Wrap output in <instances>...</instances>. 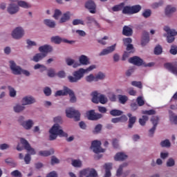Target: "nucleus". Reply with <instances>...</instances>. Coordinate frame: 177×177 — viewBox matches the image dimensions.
<instances>
[{
  "label": "nucleus",
  "mask_w": 177,
  "mask_h": 177,
  "mask_svg": "<svg viewBox=\"0 0 177 177\" xmlns=\"http://www.w3.org/2000/svg\"><path fill=\"white\" fill-rule=\"evenodd\" d=\"M54 122H55V124L52 127V128L49 131V140H55L57 138V136L67 138L68 135L66 133H64L63 129H62L60 125H59V124H62V122H63L62 117L57 116L54 118Z\"/></svg>",
  "instance_id": "1"
},
{
  "label": "nucleus",
  "mask_w": 177,
  "mask_h": 177,
  "mask_svg": "<svg viewBox=\"0 0 177 177\" xmlns=\"http://www.w3.org/2000/svg\"><path fill=\"white\" fill-rule=\"evenodd\" d=\"M95 68H96V66L95 65H91L86 69L81 68L73 73V76H68V80L69 82L71 83L78 82V81L81 80L82 78H84V75H85V74L89 73V71H92V70H95Z\"/></svg>",
  "instance_id": "2"
},
{
  "label": "nucleus",
  "mask_w": 177,
  "mask_h": 177,
  "mask_svg": "<svg viewBox=\"0 0 177 177\" xmlns=\"http://www.w3.org/2000/svg\"><path fill=\"white\" fill-rule=\"evenodd\" d=\"M67 95H69L71 103H75L77 102V97H75L74 91L68 87L65 86L63 90L57 91L55 96H67Z\"/></svg>",
  "instance_id": "3"
},
{
  "label": "nucleus",
  "mask_w": 177,
  "mask_h": 177,
  "mask_svg": "<svg viewBox=\"0 0 177 177\" xmlns=\"http://www.w3.org/2000/svg\"><path fill=\"white\" fill-rule=\"evenodd\" d=\"M91 100L93 103H95V104H98L99 102L101 103V104H106L107 103V97H106L104 95L97 93V91H93L91 93Z\"/></svg>",
  "instance_id": "4"
},
{
  "label": "nucleus",
  "mask_w": 177,
  "mask_h": 177,
  "mask_svg": "<svg viewBox=\"0 0 177 177\" xmlns=\"http://www.w3.org/2000/svg\"><path fill=\"white\" fill-rule=\"evenodd\" d=\"M88 176H86V175H88ZM69 176L71 177H77V176H75V174H74V173H73V172H70ZM86 176V177H89V176L90 177H97V172L94 169H89V168L84 169L80 171V177H82V176Z\"/></svg>",
  "instance_id": "5"
},
{
  "label": "nucleus",
  "mask_w": 177,
  "mask_h": 177,
  "mask_svg": "<svg viewBox=\"0 0 177 177\" xmlns=\"http://www.w3.org/2000/svg\"><path fill=\"white\" fill-rule=\"evenodd\" d=\"M66 117L68 118H74L75 121H80L81 118V113L74 108H68L66 110Z\"/></svg>",
  "instance_id": "6"
},
{
  "label": "nucleus",
  "mask_w": 177,
  "mask_h": 177,
  "mask_svg": "<svg viewBox=\"0 0 177 177\" xmlns=\"http://www.w3.org/2000/svg\"><path fill=\"white\" fill-rule=\"evenodd\" d=\"M164 30L167 32V42L168 44H172L175 41V36L177 35L176 30L169 28L168 26H165Z\"/></svg>",
  "instance_id": "7"
},
{
  "label": "nucleus",
  "mask_w": 177,
  "mask_h": 177,
  "mask_svg": "<svg viewBox=\"0 0 177 177\" xmlns=\"http://www.w3.org/2000/svg\"><path fill=\"white\" fill-rule=\"evenodd\" d=\"M101 146L102 142L94 140L91 143V149H93V151H94L96 154L99 153H104V149H102Z\"/></svg>",
  "instance_id": "8"
},
{
  "label": "nucleus",
  "mask_w": 177,
  "mask_h": 177,
  "mask_svg": "<svg viewBox=\"0 0 177 177\" xmlns=\"http://www.w3.org/2000/svg\"><path fill=\"white\" fill-rule=\"evenodd\" d=\"M84 8L87 9L92 15L96 13V3L93 0H88L84 3Z\"/></svg>",
  "instance_id": "9"
},
{
  "label": "nucleus",
  "mask_w": 177,
  "mask_h": 177,
  "mask_svg": "<svg viewBox=\"0 0 177 177\" xmlns=\"http://www.w3.org/2000/svg\"><path fill=\"white\" fill-rule=\"evenodd\" d=\"M86 116L88 120L91 121H97V120H100L103 117V115L95 113V110H90L86 112Z\"/></svg>",
  "instance_id": "10"
},
{
  "label": "nucleus",
  "mask_w": 177,
  "mask_h": 177,
  "mask_svg": "<svg viewBox=\"0 0 177 177\" xmlns=\"http://www.w3.org/2000/svg\"><path fill=\"white\" fill-rule=\"evenodd\" d=\"M20 142L21 145H23V146L24 147L25 150H27V151H28V153H30L32 156H35V154L37 153V152H35V149L31 147V145H30V143H28V141H27V140L24 138H21Z\"/></svg>",
  "instance_id": "11"
},
{
  "label": "nucleus",
  "mask_w": 177,
  "mask_h": 177,
  "mask_svg": "<svg viewBox=\"0 0 177 177\" xmlns=\"http://www.w3.org/2000/svg\"><path fill=\"white\" fill-rule=\"evenodd\" d=\"M164 67L166 70H168V71H170V73L177 76V62L173 64L169 62L165 63Z\"/></svg>",
  "instance_id": "12"
},
{
  "label": "nucleus",
  "mask_w": 177,
  "mask_h": 177,
  "mask_svg": "<svg viewBox=\"0 0 177 177\" xmlns=\"http://www.w3.org/2000/svg\"><path fill=\"white\" fill-rule=\"evenodd\" d=\"M10 68L15 75H20L21 74V68L16 64L15 61H10Z\"/></svg>",
  "instance_id": "13"
},
{
  "label": "nucleus",
  "mask_w": 177,
  "mask_h": 177,
  "mask_svg": "<svg viewBox=\"0 0 177 177\" xmlns=\"http://www.w3.org/2000/svg\"><path fill=\"white\" fill-rule=\"evenodd\" d=\"M23 35H24V30L21 27L16 28L12 33V37L15 39H20L22 38Z\"/></svg>",
  "instance_id": "14"
},
{
  "label": "nucleus",
  "mask_w": 177,
  "mask_h": 177,
  "mask_svg": "<svg viewBox=\"0 0 177 177\" xmlns=\"http://www.w3.org/2000/svg\"><path fill=\"white\" fill-rule=\"evenodd\" d=\"M124 45L127 46V52L129 53H133L135 52V49L133 48V45L131 44L132 43V39L131 37H127L123 39Z\"/></svg>",
  "instance_id": "15"
},
{
  "label": "nucleus",
  "mask_w": 177,
  "mask_h": 177,
  "mask_svg": "<svg viewBox=\"0 0 177 177\" xmlns=\"http://www.w3.org/2000/svg\"><path fill=\"white\" fill-rule=\"evenodd\" d=\"M23 120H24V117L21 116L19 120V122H20L21 125L25 129H31V128H32V125L34 124L32 120H29L28 121H23Z\"/></svg>",
  "instance_id": "16"
},
{
  "label": "nucleus",
  "mask_w": 177,
  "mask_h": 177,
  "mask_svg": "<svg viewBox=\"0 0 177 177\" xmlns=\"http://www.w3.org/2000/svg\"><path fill=\"white\" fill-rule=\"evenodd\" d=\"M51 41L54 42V44H62V42H64L65 44H74V42H75L74 41H70V40H68L66 39H62L59 36H55V37H51Z\"/></svg>",
  "instance_id": "17"
},
{
  "label": "nucleus",
  "mask_w": 177,
  "mask_h": 177,
  "mask_svg": "<svg viewBox=\"0 0 177 177\" xmlns=\"http://www.w3.org/2000/svg\"><path fill=\"white\" fill-rule=\"evenodd\" d=\"M129 63H131V64H134V66H143V59L138 56H134L133 57H130L129 59Z\"/></svg>",
  "instance_id": "18"
},
{
  "label": "nucleus",
  "mask_w": 177,
  "mask_h": 177,
  "mask_svg": "<svg viewBox=\"0 0 177 177\" xmlns=\"http://www.w3.org/2000/svg\"><path fill=\"white\" fill-rule=\"evenodd\" d=\"M115 46H117L116 44H115L111 46H109L106 48L103 49L99 53V56H106V55H109V53H113V52H114V50H115Z\"/></svg>",
  "instance_id": "19"
},
{
  "label": "nucleus",
  "mask_w": 177,
  "mask_h": 177,
  "mask_svg": "<svg viewBox=\"0 0 177 177\" xmlns=\"http://www.w3.org/2000/svg\"><path fill=\"white\" fill-rule=\"evenodd\" d=\"M39 52L41 53H43L44 55H48V53L52 52L53 50V48H52V46L50 45L46 44L44 46H41L39 48Z\"/></svg>",
  "instance_id": "20"
},
{
  "label": "nucleus",
  "mask_w": 177,
  "mask_h": 177,
  "mask_svg": "<svg viewBox=\"0 0 177 177\" xmlns=\"http://www.w3.org/2000/svg\"><path fill=\"white\" fill-rule=\"evenodd\" d=\"M148 42H150V36L149 35V32L144 31L142 34V38L141 40L142 46H146Z\"/></svg>",
  "instance_id": "21"
},
{
  "label": "nucleus",
  "mask_w": 177,
  "mask_h": 177,
  "mask_svg": "<svg viewBox=\"0 0 177 177\" xmlns=\"http://www.w3.org/2000/svg\"><path fill=\"white\" fill-rule=\"evenodd\" d=\"M23 106H27L28 104H32L35 103V99L32 96H26L22 99Z\"/></svg>",
  "instance_id": "22"
},
{
  "label": "nucleus",
  "mask_w": 177,
  "mask_h": 177,
  "mask_svg": "<svg viewBox=\"0 0 177 177\" xmlns=\"http://www.w3.org/2000/svg\"><path fill=\"white\" fill-rule=\"evenodd\" d=\"M7 10L10 15H15L19 10V6L16 4L11 3L8 6Z\"/></svg>",
  "instance_id": "23"
},
{
  "label": "nucleus",
  "mask_w": 177,
  "mask_h": 177,
  "mask_svg": "<svg viewBox=\"0 0 177 177\" xmlns=\"http://www.w3.org/2000/svg\"><path fill=\"white\" fill-rule=\"evenodd\" d=\"M113 165L111 163H105L104 168L105 169V174L104 177H111V168Z\"/></svg>",
  "instance_id": "24"
},
{
  "label": "nucleus",
  "mask_w": 177,
  "mask_h": 177,
  "mask_svg": "<svg viewBox=\"0 0 177 177\" xmlns=\"http://www.w3.org/2000/svg\"><path fill=\"white\" fill-rule=\"evenodd\" d=\"M133 34V30L131 28H129L128 26H124L122 30V35L125 37H131Z\"/></svg>",
  "instance_id": "25"
},
{
  "label": "nucleus",
  "mask_w": 177,
  "mask_h": 177,
  "mask_svg": "<svg viewBox=\"0 0 177 177\" xmlns=\"http://www.w3.org/2000/svg\"><path fill=\"white\" fill-rule=\"evenodd\" d=\"M127 117H129L128 128L131 129V128L133 127L135 122H136V116H132V113H127Z\"/></svg>",
  "instance_id": "26"
},
{
  "label": "nucleus",
  "mask_w": 177,
  "mask_h": 177,
  "mask_svg": "<svg viewBox=\"0 0 177 177\" xmlns=\"http://www.w3.org/2000/svg\"><path fill=\"white\" fill-rule=\"evenodd\" d=\"M114 158L115 161H124L128 158V156L122 152H119L116 153Z\"/></svg>",
  "instance_id": "27"
},
{
  "label": "nucleus",
  "mask_w": 177,
  "mask_h": 177,
  "mask_svg": "<svg viewBox=\"0 0 177 177\" xmlns=\"http://www.w3.org/2000/svg\"><path fill=\"white\" fill-rule=\"evenodd\" d=\"M71 17V14L69 11H67L66 12L64 13L62 17L59 19V23H66L70 20Z\"/></svg>",
  "instance_id": "28"
},
{
  "label": "nucleus",
  "mask_w": 177,
  "mask_h": 177,
  "mask_svg": "<svg viewBox=\"0 0 177 177\" xmlns=\"http://www.w3.org/2000/svg\"><path fill=\"white\" fill-rule=\"evenodd\" d=\"M52 154H55V150L53 149L48 151H39V156H41V157H49V156H52Z\"/></svg>",
  "instance_id": "29"
},
{
  "label": "nucleus",
  "mask_w": 177,
  "mask_h": 177,
  "mask_svg": "<svg viewBox=\"0 0 177 177\" xmlns=\"http://www.w3.org/2000/svg\"><path fill=\"white\" fill-rule=\"evenodd\" d=\"M79 62L82 66H88V64H89V59L84 55H82L79 57Z\"/></svg>",
  "instance_id": "30"
},
{
  "label": "nucleus",
  "mask_w": 177,
  "mask_h": 177,
  "mask_svg": "<svg viewBox=\"0 0 177 177\" xmlns=\"http://www.w3.org/2000/svg\"><path fill=\"white\" fill-rule=\"evenodd\" d=\"M174 12H176V8L175 7L167 6L165 8L166 16H171V15H172V13H174Z\"/></svg>",
  "instance_id": "31"
},
{
  "label": "nucleus",
  "mask_w": 177,
  "mask_h": 177,
  "mask_svg": "<svg viewBox=\"0 0 177 177\" xmlns=\"http://www.w3.org/2000/svg\"><path fill=\"white\" fill-rule=\"evenodd\" d=\"M44 57H46V54L37 53L33 57V62L38 63L40 60H42Z\"/></svg>",
  "instance_id": "32"
},
{
  "label": "nucleus",
  "mask_w": 177,
  "mask_h": 177,
  "mask_svg": "<svg viewBox=\"0 0 177 177\" xmlns=\"http://www.w3.org/2000/svg\"><path fill=\"white\" fill-rule=\"evenodd\" d=\"M44 24H46V26L50 28H55V27H56V22H55V21H52L50 19H44Z\"/></svg>",
  "instance_id": "33"
},
{
  "label": "nucleus",
  "mask_w": 177,
  "mask_h": 177,
  "mask_svg": "<svg viewBox=\"0 0 177 177\" xmlns=\"http://www.w3.org/2000/svg\"><path fill=\"white\" fill-rule=\"evenodd\" d=\"M131 15H135V13H138L142 10V7L140 5H136L131 7Z\"/></svg>",
  "instance_id": "34"
},
{
  "label": "nucleus",
  "mask_w": 177,
  "mask_h": 177,
  "mask_svg": "<svg viewBox=\"0 0 177 177\" xmlns=\"http://www.w3.org/2000/svg\"><path fill=\"white\" fill-rule=\"evenodd\" d=\"M122 111L120 110H118V109H112L110 111V114L111 115H112L113 117H118L120 115H122Z\"/></svg>",
  "instance_id": "35"
},
{
  "label": "nucleus",
  "mask_w": 177,
  "mask_h": 177,
  "mask_svg": "<svg viewBox=\"0 0 177 177\" xmlns=\"http://www.w3.org/2000/svg\"><path fill=\"white\" fill-rule=\"evenodd\" d=\"M125 6L124 3H121L119 5H116L112 8L113 12H120V10H122L124 6Z\"/></svg>",
  "instance_id": "36"
},
{
  "label": "nucleus",
  "mask_w": 177,
  "mask_h": 177,
  "mask_svg": "<svg viewBox=\"0 0 177 177\" xmlns=\"http://www.w3.org/2000/svg\"><path fill=\"white\" fill-rule=\"evenodd\" d=\"M147 121H149V116L142 115V117L139 119L140 125H142V127H145Z\"/></svg>",
  "instance_id": "37"
},
{
  "label": "nucleus",
  "mask_w": 177,
  "mask_h": 177,
  "mask_svg": "<svg viewBox=\"0 0 177 177\" xmlns=\"http://www.w3.org/2000/svg\"><path fill=\"white\" fill-rule=\"evenodd\" d=\"M169 118H170V121L171 122H173V124H177V115H175V114L174 113V112H172V111H169Z\"/></svg>",
  "instance_id": "38"
},
{
  "label": "nucleus",
  "mask_w": 177,
  "mask_h": 177,
  "mask_svg": "<svg viewBox=\"0 0 177 177\" xmlns=\"http://www.w3.org/2000/svg\"><path fill=\"white\" fill-rule=\"evenodd\" d=\"M158 121H160V118L158 116H152L151 118V122L153 124V127L157 128V125H158Z\"/></svg>",
  "instance_id": "39"
},
{
  "label": "nucleus",
  "mask_w": 177,
  "mask_h": 177,
  "mask_svg": "<svg viewBox=\"0 0 177 177\" xmlns=\"http://www.w3.org/2000/svg\"><path fill=\"white\" fill-rule=\"evenodd\" d=\"M118 99L121 104H125L128 102V97L127 95H119Z\"/></svg>",
  "instance_id": "40"
},
{
  "label": "nucleus",
  "mask_w": 177,
  "mask_h": 177,
  "mask_svg": "<svg viewBox=\"0 0 177 177\" xmlns=\"http://www.w3.org/2000/svg\"><path fill=\"white\" fill-rule=\"evenodd\" d=\"M72 165L75 168H81L82 167V162L80 160H72Z\"/></svg>",
  "instance_id": "41"
},
{
  "label": "nucleus",
  "mask_w": 177,
  "mask_h": 177,
  "mask_svg": "<svg viewBox=\"0 0 177 177\" xmlns=\"http://www.w3.org/2000/svg\"><path fill=\"white\" fill-rule=\"evenodd\" d=\"M123 15H132V10L131 6H124L122 10Z\"/></svg>",
  "instance_id": "42"
},
{
  "label": "nucleus",
  "mask_w": 177,
  "mask_h": 177,
  "mask_svg": "<svg viewBox=\"0 0 177 177\" xmlns=\"http://www.w3.org/2000/svg\"><path fill=\"white\" fill-rule=\"evenodd\" d=\"M24 109V105L17 104L14 106V111H15V113H20V111H23Z\"/></svg>",
  "instance_id": "43"
},
{
  "label": "nucleus",
  "mask_w": 177,
  "mask_h": 177,
  "mask_svg": "<svg viewBox=\"0 0 177 177\" xmlns=\"http://www.w3.org/2000/svg\"><path fill=\"white\" fill-rule=\"evenodd\" d=\"M60 16H62V11L59 9H55L53 17H54L55 20H59Z\"/></svg>",
  "instance_id": "44"
},
{
  "label": "nucleus",
  "mask_w": 177,
  "mask_h": 177,
  "mask_svg": "<svg viewBox=\"0 0 177 177\" xmlns=\"http://www.w3.org/2000/svg\"><path fill=\"white\" fill-rule=\"evenodd\" d=\"M161 53H162V47L160 45L156 46L154 48V54L161 55Z\"/></svg>",
  "instance_id": "45"
},
{
  "label": "nucleus",
  "mask_w": 177,
  "mask_h": 177,
  "mask_svg": "<svg viewBox=\"0 0 177 177\" xmlns=\"http://www.w3.org/2000/svg\"><path fill=\"white\" fill-rule=\"evenodd\" d=\"M160 146L162 147H171V142L169 140H165L160 142Z\"/></svg>",
  "instance_id": "46"
},
{
  "label": "nucleus",
  "mask_w": 177,
  "mask_h": 177,
  "mask_svg": "<svg viewBox=\"0 0 177 177\" xmlns=\"http://www.w3.org/2000/svg\"><path fill=\"white\" fill-rule=\"evenodd\" d=\"M19 6H21V8H24L25 9H28V8H30V5L27 3L26 1H18Z\"/></svg>",
  "instance_id": "47"
},
{
  "label": "nucleus",
  "mask_w": 177,
  "mask_h": 177,
  "mask_svg": "<svg viewBox=\"0 0 177 177\" xmlns=\"http://www.w3.org/2000/svg\"><path fill=\"white\" fill-rule=\"evenodd\" d=\"M127 165H128L127 163H124L119 167L116 173L117 176H121V174H122V168L127 167Z\"/></svg>",
  "instance_id": "48"
},
{
  "label": "nucleus",
  "mask_w": 177,
  "mask_h": 177,
  "mask_svg": "<svg viewBox=\"0 0 177 177\" xmlns=\"http://www.w3.org/2000/svg\"><path fill=\"white\" fill-rule=\"evenodd\" d=\"M86 81L87 82H92L93 81L96 82V77L93 74H90L89 75L86 77Z\"/></svg>",
  "instance_id": "49"
},
{
  "label": "nucleus",
  "mask_w": 177,
  "mask_h": 177,
  "mask_svg": "<svg viewBox=\"0 0 177 177\" xmlns=\"http://www.w3.org/2000/svg\"><path fill=\"white\" fill-rule=\"evenodd\" d=\"M104 73L100 72L95 75V82H97L99 80H104Z\"/></svg>",
  "instance_id": "50"
},
{
  "label": "nucleus",
  "mask_w": 177,
  "mask_h": 177,
  "mask_svg": "<svg viewBox=\"0 0 177 177\" xmlns=\"http://www.w3.org/2000/svg\"><path fill=\"white\" fill-rule=\"evenodd\" d=\"M131 85L133 86H136L137 88H139L140 89H142V88H143V86L142 85V82L133 81V82H131Z\"/></svg>",
  "instance_id": "51"
},
{
  "label": "nucleus",
  "mask_w": 177,
  "mask_h": 177,
  "mask_svg": "<svg viewBox=\"0 0 177 177\" xmlns=\"http://www.w3.org/2000/svg\"><path fill=\"white\" fill-rule=\"evenodd\" d=\"M78 24H82V26H85V23L82 19H74L73 21V26H78Z\"/></svg>",
  "instance_id": "52"
},
{
  "label": "nucleus",
  "mask_w": 177,
  "mask_h": 177,
  "mask_svg": "<svg viewBox=\"0 0 177 177\" xmlns=\"http://www.w3.org/2000/svg\"><path fill=\"white\" fill-rule=\"evenodd\" d=\"M38 68H41V71H46V66L39 64H37L34 66L35 70H38Z\"/></svg>",
  "instance_id": "53"
},
{
  "label": "nucleus",
  "mask_w": 177,
  "mask_h": 177,
  "mask_svg": "<svg viewBox=\"0 0 177 177\" xmlns=\"http://www.w3.org/2000/svg\"><path fill=\"white\" fill-rule=\"evenodd\" d=\"M142 114H146L147 115H154L156 114V111H154L153 109L143 111Z\"/></svg>",
  "instance_id": "54"
},
{
  "label": "nucleus",
  "mask_w": 177,
  "mask_h": 177,
  "mask_svg": "<svg viewBox=\"0 0 177 177\" xmlns=\"http://www.w3.org/2000/svg\"><path fill=\"white\" fill-rule=\"evenodd\" d=\"M8 89L10 91V97H15V96H16V91L15 90V88H13V87L10 86H9Z\"/></svg>",
  "instance_id": "55"
},
{
  "label": "nucleus",
  "mask_w": 177,
  "mask_h": 177,
  "mask_svg": "<svg viewBox=\"0 0 177 177\" xmlns=\"http://www.w3.org/2000/svg\"><path fill=\"white\" fill-rule=\"evenodd\" d=\"M137 103L140 107H142V106H145V100H143V98L142 97H138L137 98Z\"/></svg>",
  "instance_id": "56"
},
{
  "label": "nucleus",
  "mask_w": 177,
  "mask_h": 177,
  "mask_svg": "<svg viewBox=\"0 0 177 177\" xmlns=\"http://www.w3.org/2000/svg\"><path fill=\"white\" fill-rule=\"evenodd\" d=\"M142 16H143V17H145V19H147V17H150V16H151V10H146L144 11V12L142 13Z\"/></svg>",
  "instance_id": "57"
},
{
  "label": "nucleus",
  "mask_w": 177,
  "mask_h": 177,
  "mask_svg": "<svg viewBox=\"0 0 177 177\" xmlns=\"http://www.w3.org/2000/svg\"><path fill=\"white\" fill-rule=\"evenodd\" d=\"M12 176L15 177H22L21 172H20L19 170H15L11 173Z\"/></svg>",
  "instance_id": "58"
},
{
  "label": "nucleus",
  "mask_w": 177,
  "mask_h": 177,
  "mask_svg": "<svg viewBox=\"0 0 177 177\" xmlns=\"http://www.w3.org/2000/svg\"><path fill=\"white\" fill-rule=\"evenodd\" d=\"M44 93L46 96H50V95H52V90L49 87H46L44 90Z\"/></svg>",
  "instance_id": "59"
},
{
  "label": "nucleus",
  "mask_w": 177,
  "mask_h": 177,
  "mask_svg": "<svg viewBox=\"0 0 177 177\" xmlns=\"http://www.w3.org/2000/svg\"><path fill=\"white\" fill-rule=\"evenodd\" d=\"M167 167H174L175 165V160L170 158L167 162Z\"/></svg>",
  "instance_id": "60"
},
{
  "label": "nucleus",
  "mask_w": 177,
  "mask_h": 177,
  "mask_svg": "<svg viewBox=\"0 0 177 177\" xmlns=\"http://www.w3.org/2000/svg\"><path fill=\"white\" fill-rule=\"evenodd\" d=\"M26 164H30V161H31V155H30V153H27L24 158Z\"/></svg>",
  "instance_id": "61"
},
{
  "label": "nucleus",
  "mask_w": 177,
  "mask_h": 177,
  "mask_svg": "<svg viewBox=\"0 0 177 177\" xmlns=\"http://www.w3.org/2000/svg\"><path fill=\"white\" fill-rule=\"evenodd\" d=\"M169 52L171 55H177V46H171Z\"/></svg>",
  "instance_id": "62"
},
{
  "label": "nucleus",
  "mask_w": 177,
  "mask_h": 177,
  "mask_svg": "<svg viewBox=\"0 0 177 177\" xmlns=\"http://www.w3.org/2000/svg\"><path fill=\"white\" fill-rule=\"evenodd\" d=\"M56 75H57L59 78H65L66 72H64V71H60L56 74Z\"/></svg>",
  "instance_id": "63"
},
{
  "label": "nucleus",
  "mask_w": 177,
  "mask_h": 177,
  "mask_svg": "<svg viewBox=\"0 0 177 177\" xmlns=\"http://www.w3.org/2000/svg\"><path fill=\"white\" fill-rule=\"evenodd\" d=\"M55 75H56V73H55V70L54 69H49L48 71V76L50 77V78H53V77H55Z\"/></svg>",
  "instance_id": "64"
}]
</instances>
